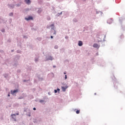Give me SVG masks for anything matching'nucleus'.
<instances>
[{
  "mask_svg": "<svg viewBox=\"0 0 125 125\" xmlns=\"http://www.w3.org/2000/svg\"><path fill=\"white\" fill-rule=\"evenodd\" d=\"M25 20L27 21H29V20H33V17L32 16H29L28 18H25Z\"/></svg>",
  "mask_w": 125,
  "mask_h": 125,
  "instance_id": "nucleus-1",
  "label": "nucleus"
},
{
  "mask_svg": "<svg viewBox=\"0 0 125 125\" xmlns=\"http://www.w3.org/2000/svg\"><path fill=\"white\" fill-rule=\"evenodd\" d=\"M16 92H18V90H15L13 91H11V94H14V93H16Z\"/></svg>",
  "mask_w": 125,
  "mask_h": 125,
  "instance_id": "nucleus-2",
  "label": "nucleus"
},
{
  "mask_svg": "<svg viewBox=\"0 0 125 125\" xmlns=\"http://www.w3.org/2000/svg\"><path fill=\"white\" fill-rule=\"evenodd\" d=\"M25 1L27 4H30V3H31V1L30 0H25Z\"/></svg>",
  "mask_w": 125,
  "mask_h": 125,
  "instance_id": "nucleus-3",
  "label": "nucleus"
},
{
  "mask_svg": "<svg viewBox=\"0 0 125 125\" xmlns=\"http://www.w3.org/2000/svg\"><path fill=\"white\" fill-rule=\"evenodd\" d=\"M79 46H82L83 45V42L79 41L78 43Z\"/></svg>",
  "mask_w": 125,
  "mask_h": 125,
  "instance_id": "nucleus-4",
  "label": "nucleus"
},
{
  "mask_svg": "<svg viewBox=\"0 0 125 125\" xmlns=\"http://www.w3.org/2000/svg\"><path fill=\"white\" fill-rule=\"evenodd\" d=\"M112 19H108V21H107V23H108V24H111V23H112Z\"/></svg>",
  "mask_w": 125,
  "mask_h": 125,
  "instance_id": "nucleus-5",
  "label": "nucleus"
},
{
  "mask_svg": "<svg viewBox=\"0 0 125 125\" xmlns=\"http://www.w3.org/2000/svg\"><path fill=\"white\" fill-rule=\"evenodd\" d=\"M93 47L97 48L98 47V44L95 43L93 44Z\"/></svg>",
  "mask_w": 125,
  "mask_h": 125,
  "instance_id": "nucleus-6",
  "label": "nucleus"
},
{
  "mask_svg": "<svg viewBox=\"0 0 125 125\" xmlns=\"http://www.w3.org/2000/svg\"><path fill=\"white\" fill-rule=\"evenodd\" d=\"M13 116H14V117H16V114H12V115H11V117H12V119H15V121H16V119H15V118H14L13 117Z\"/></svg>",
  "mask_w": 125,
  "mask_h": 125,
  "instance_id": "nucleus-7",
  "label": "nucleus"
},
{
  "mask_svg": "<svg viewBox=\"0 0 125 125\" xmlns=\"http://www.w3.org/2000/svg\"><path fill=\"white\" fill-rule=\"evenodd\" d=\"M62 91H66V89L67 88H65V87H62Z\"/></svg>",
  "mask_w": 125,
  "mask_h": 125,
  "instance_id": "nucleus-8",
  "label": "nucleus"
},
{
  "mask_svg": "<svg viewBox=\"0 0 125 125\" xmlns=\"http://www.w3.org/2000/svg\"><path fill=\"white\" fill-rule=\"evenodd\" d=\"M57 90L59 91H60V89L58 88L57 90H54L55 93H57Z\"/></svg>",
  "mask_w": 125,
  "mask_h": 125,
  "instance_id": "nucleus-9",
  "label": "nucleus"
},
{
  "mask_svg": "<svg viewBox=\"0 0 125 125\" xmlns=\"http://www.w3.org/2000/svg\"><path fill=\"white\" fill-rule=\"evenodd\" d=\"M80 113V110H77L76 111V114H79Z\"/></svg>",
  "mask_w": 125,
  "mask_h": 125,
  "instance_id": "nucleus-10",
  "label": "nucleus"
},
{
  "mask_svg": "<svg viewBox=\"0 0 125 125\" xmlns=\"http://www.w3.org/2000/svg\"><path fill=\"white\" fill-rule=\"evenodd\" d=\"M55 48L56 49H57L58 48V45H55Z\"/></svg>",
  "mask_w": 125,
  "mask_h": 125,
  "instance_id": "nucleus-11",
  "label": "nucleus"
},
{
  "mask_svg": "<svg viewBox=\"0 0 125 125\" xmlns=\"http://www.w3.org/2000/svg\"><path fill=\"white\" fill-rule=\"evenodd\" d=\"M10 16H13V13H10Z\"/></svg>",
  "mask_w": 125,
  "mask_h": 125,
  "instance_id": "nucleus-12",
  "label": "nucleus"
},
{
  "mask_svg": "<svg viewBox=\"0 0 125 125\" xmlns=\"http://www.w3.org/2000/svg\"><path fill=\"white\" fill-rule=\"evenodd\" d=\"M48 60H52V57H50V58L48 59Z\"/></svg>",
  "mask_w": 125,
  "mask_h": 125,
  "instance_id": "nucleus-13",
  "label": "nucleus"
},
{
  "mask_svg": "<svg viewBox=\"0 0 125 125\" xmlns=\"http://www.w3.org/2000/svg\"><path fill=\"white\" fill-rule=\"evenodd\" d=\"M65 80H67V75H65Z\"/></svg>",
  "mask_w": 125,
  "mask_h": 125,
  "instance_id": "nucleus-14",
  "label": "nucleus"
},
{
  "mask_svg": "<svg viewBox=\"0 0 125 125\" xmlns=\"http://www.w3.org/2000/svg\"><path fill=\"white\" fill-rule=\"evenodd\" d=\"M40 102L42 103V102H43V100H41Z\"/></svg>",
  "mask_w": 125,
  "mask_h": 125,
  "instance_id": "nucleus-15",
  "label": "nucleus"
},
{
  "mask_svg": "<svg viewBox=\"0 0 125 125\" xmlns=\"http://www.w3.org/2000/svg\"><path fill=\"white\" fill-rule=\"evenodd\" d=\"M33 110H34V111L36 110V108L34 107V108H33Z\"/></svg>",
  "mask_w": 125,
  "mask_h": 125,
  "instance_id": "nucleus-16",
  "label": "nucleus"
},
{
  "mask_svg": "<svg viewBox=\"0 0 125 125\" xmlns=\"http://www.w3.org/2000/svg\"><path fill=\"white\" fill-rule=\"evenodd\" d=\"M51 39H53V36H51Z\"/></svg>",
  "mask_w": 125,
  "mask_h": 125,
  "instance_id": "nucleus-17",
  "label": "nucleus"
},
{
  "mask_svg": "<svg viewBox=\"0 0 125 125\" xmlns=\"http://www.w3.org/2000/svg\"><path fill=\"white\" fill-rule=\"evenodd\" d=\"M56 66L55 65L53 66V68H56Z\"/></svg>",
  "mask_w": 125,
  "mask_h": 125,
  "instance_id": "nucleus-18",
  "label": "nucleus"
},
{
  "mask_svg": "<svg viewBox=\"0 0 125 125\" xmlns=\"http://www.w3.org/2000/svg\"><path fill=\"white\" fill-rule=\"evenodd\" d=\"M2 32H4V30H2L1 31Z\"/></svg>",
  "mask_w": 125,
  "mask_h": 125,
  "instance_id": "nucleus-19",
  "label": "nucleus"
},
{
  "mask_svg": "<svg viewBox=\"0 0 125 125\" xmlns=\"http://www.w3.org/2000/svg\"><path fill=\"white\" fill-rule=\"evenodd\" d=\"M121 38H124V36L122 35V36H121Z\"/></svg>",
  "mask_w": 125,
  "mask_h": 125,
  "instance_id": "nucleus-20",
  "label": "nucleus"
},
{
  "mask_svg": "<svg viewBox=\"0 0 125 125\" xmlns=\"http://www.w3.org/2000/svg\"><path fill=\"white\" fill-rule=\"evenodd\" d=\"M16 115L18 116V115H19V113H17Z\"/></svg>",
  "mask_w": 125,
  "mask_h": 125,
  "instance_id": "nucleus-21",
  "label": "nucleus"
},
{
  "mask_svg": "<svg viewBox=\"0 0 125 125\" xmlns=\"http://www.w3.org/2000/svg\"><path fill=\"white\" fill-rule=\"evenodd\" d=\"M51 26H54V24H51Z\"/></svg>",
  "mask_w": 125,
  "mask_h": 125,
  "instance_id": "nucleus-22",
  "label": "nucleus"
},
{
  "mask_svg": "<svg viewBox=\"0 0 125 125\" xmlns=\"http://www.w3.org/2000/svg\"><path fill=\"white\" fill-rule=\"evenodd\" d=\"M8 96H10V95L9 94H8Z\"/></svg>",
  "mask_w": 125,
  "mask_h": 125,
  "instance_id": "nucleus-23",
  "label": "nucleus"
},
{
  "mask_svg": "<svg viewBox=\"0 0 125 125\" xmlns=\"http://www.w3.org/2000/svg\"><path fill=\"white\" fill-rule=\"evenodd\" d=\"M64 75H66V73H65V72H64Z\"/></svg>",
  "mask_w": 125,
  "mask_h": 125,
  "instance_id": "nucleus-24",
  "label": "nucleus"
},
{
  "mask_svg": "<svg viewBox=\"0 0 125 125\" xmlns=\"http://www.w3.org/2000/svg\"><path fill=\"white\" fill-rule=\"evenodd\" d=\"M29 117H31V115H29Z\"/></svg>",
  "mask_w": 125,
  "mask_h": 125,
  "instance_id": "nucleus-25",
  "label": "nucleus"
},
{
  "mask_svg": "<svg viewBox=\"0 0 125 125\" xmlns=\"http://www.w3.org/2000/svg\"><path fill=\"white\" fill-rule=\"evenodd\" d=\"M54 34H56V32H55V33H54Z\"/></svg>",
  "mask_w": 125,
  "mask_h": 125,
  "instance_id": "nucleus-26",
  "label": "nucleus"
}]
</instances>
